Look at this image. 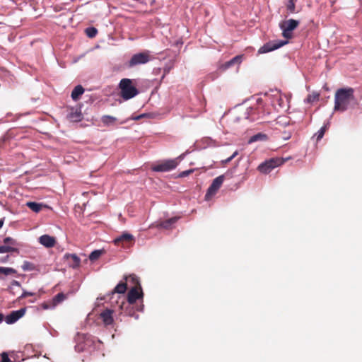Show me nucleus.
<instances>
[{"label": "nucleus", "instance_id": "1", "mask_svg": "<svg viewBox=\"0 0 362 362\" xmlns=\"http://www.w3.org/2000/svg\"><path fill=\"white\" fill-rule=\"evenodd\" d=\"M358 105L354 96V89L352 88H339L334 95V111L344 112L350 108H354Z\"/></svg>", "mask_w": 362, "mask_h": 362}, {"label": "nucleus", "instance_id": "2", "mask_svg": "<svg viewBox=\"0 0 362 362\" xmlns=\"http://www.w3.org/2000/svg\"><path fill=\"white\" fill-rule=\"evenodd\" d=\"M247 112L248 115L247 117L251 120L262 119L264 122H266L267 116L270 114L264 107L262 98H257L256 104L247 108Z\"/></svg>", "mask_w": 362, "mask_h": 362}, {"label": "nucleus", "instance_id": "3", "mask_svg": "<svg viewBox=\"0 0 362 362\" xmlns=\"http://www.w3.org/2000/svg\"><path fill=\"white\" fill-rule=\"evenodd\" d=\"M119 87L121 90V96L124 100L131 99L139 93L136 88L132 85V81L129 78L122 79Z\"/></svg>", "mask_w": 362, "mask_h": 362}, {"label": "nucleus", "instance_id": "4", "mask_svg": "<svg viewBox=\"0 0 362 362\" xmlns=\"http://www.w3.org/2000/svg\"><path fill=\"white\" fill-rule=\"evenodd\" d=\"M288 159L280 158H272L262 163L257 168V170L264 174L269 173L274 168L281 165Z\"/></svg>", "mask_w": 362, "mask_h": 362}, {"label": "nucleus", "instance_id": "5", "mask_svg": "<svg viewBox=\"0 0 362 362\" xmlns=\"http://www.w3.org/2000/svg\"><path fill=\"white\" fill-rule=\"evenodd\" d=\"M153 57L150 55L148 51L139 52L134 54L128 62L129 67H133L140 64H144L151 61Z\"/></svg>", "mask_w": 362, "mask_h": 362}, {"label": "nucleus", "instance_id": "6", "mask_svg": "<svg viewBox=\"0 0 362 362\" xmlns=\"http://www.w3.org/2000/svg\"><path fill=\"white\" fill-rule=\"evenodd\" d=\"M224 179H225V175H220V176L216 177L213 180L212 183L208 188L207 192L205 194L206 200H209L213 196H214L216 194L218 190L221 187V185L224 181Z\"/></svg>", "mask_w": 362, "mask_h": 362}, {"label": "nucleus", "instance_id": "7", "mask_svg": "<svg viewBox=\"0 0 362 362\" xmlns=\"http://www.w3.org/2000/svg\"><path fill=\"white\" fill-rule=\"evenodd\" d=\"M177 164L178 163L175 159L166 160L153 165L151 169L155 172H168L175 169Z\"/></svg>", "mask_w": 362, "mask_h": 362}, {"label": "nucleus", "instance_id": "8", "mask_svg": "<svg viewBox=\"0 0 362 362\" xmlns=\"http://www.w3.org/2000/svg\"><path fill=\"white\" fill-rule=\"evenodd\" d=\"M114 243L117 246H122L123 247H129L134 245V238L132 235L124 233L119 237L115 239Z\"/></svg>", "mask_w": 362, "mask_h": 362}, {"label": "nucleus", "instance_id": "9", "mask_svg": "<svg viewBox=\"0 0 362 362\" xmlns=\"http://www.w3.org/2000/svg\"><path fill=\"white\" fill-rule=\"evenodd\" d=\"M286 43H287V41H282V40L278 41V42L270 41V42L264 44L262 47H261L258 50V53L264 54V53H267L269 52L274 51V50L284 46Z\"/></svg>", "mask_w": 362, "mask_h": 362}, {"label": "nucleus", "instance_id": "10", "mask_svg": "<svg viewBox=\"0 0 362 362\" xmlns=\"http://www.w3.org/2000/svg\"><path fill=\"white\" fill-rule=\"evenodd\" d=\"M144 293L142 292V288H131L130 291L127 294V301L128 304L130 305H134L136 300L139 298H142Z\"/></svg>", "mask_w": 362, "mask_h": 362}, {"label": "nucleus", "instance_id": "11", "mask_svg": "<svg viewBox=\"0 0 362 362\" xmlns=\"http://www.w3.org/2000/svg\"><path fill=\"white\" fill-rule=\"evenodd\" d=\"M25 308H21L18 310L12 311L6 317L5 321L7 324H13L22 317L25 313Z\"/></svg>", "mask_w": 362, "mask_h": 362}, {"label": "nucleus", "instance_id": "12", "mask_svg": "<svg viewBox=\"0 0 362 362\" xmlns=\"http://www.w3.org/2000/svg\"><path fill=\"white\" fill-rule=\"evenodd\" d=\"M67 118L74 122H80L83 119L81 107H71L69 109Z\"/></svg>", "mask_w": 362, "mask_h": 362}, {"label": "nucleus", "instance_id": "13", "mask_svg": "<svg viewBox=\"0 0 362 362\" xmlns=\"http://www.w3.org/2000/svg\"><path fill=\"white\" fill-rule=\"evenodd\" d=\"M64 258L67 261V264L70 267L73 269L79 267L81 259L76 254L66 253L64 255Z\"/></svg>", "mask_w": 362, "mask_h": 362}, {"label": "nucleus", "instance_id": "14", "mask_svg": "<svg viewBox=\"0 0 362 362\" xmlns=\"http://www.w3.org/2000/svg\"><path fill=\"white\" fill-rule=\"evenodd\" d=\"M39 243L47 248L53 247L57 241L54 237L49 235H42L39 238Z\"/></svg>", "mask_w": 362, "mask_h": 362}, {"label": "nucleus", "instance_id": "15", "mask_svg": "<svg viewBox=\"0 0 362 362\" xmlns=\"http://www.w3.org/2000/svg\"><path fill=\"white\" fill-rule=\"evenodd\" d=\"M113 311L110 309H105L100 314V318L103 320L105 326L110 325L113 323Z\"/></svg>", "mask_w": 362, "mask_h": 362}, {"label": "nucleus", "instance_id": "16", "mask_svg": "<svg viewBox=\"0 0 362 362\" xmlns=\"http://www.w3.org/2000/svg\"><path fill=\"white\" fill-rule=\"evenodd\" d=\"M124 279V281L127 282V285L129 284L131 288H141L139 278L135 274L126 276Z\"/></svg>", "mask_w": 362, "mask_h": 362}, {"label": "nucleus", "instance_id": "17", "mask_svg": "<svg viewBox=\"0 0 362 362\" xmlns=\"http://www.w3.org/2000/svg\"><path fill=\"white\" fill-rule=\"evenodd\" d=\"M241 59H242V57L240 55H238V56L233 57L232 59L229 60L228 62H226V63L222 64L221 66V69L223 71H225L235 64H240L241 63Z\"/></svg>", "mask_w": 362, "mask_h": 362}, {"label": "nucleus", "instance_id": "18", "mask_svg": "<svg viewBox=\"0 0 362 362\" xmlns=\"http://www.w3.org/2000/svg\"><path fill=\"white\" fill-rule=\"evenodd\" d=\"M298 25L299 22L294 19L287 20L281 24V25L286 28L287 30H291V32L295 30L298 26Z\"/></svg>", "mask_w": 362, "mask_h": 362}, {"label": "nucleus", "instance_id": "19", "mask_svg": "<svg viewBox=\"0 0 362 362\" xmlns=\"http://www.w3.org/2000/svg\"><path fill=\"white\" fill-rule=\"evenodd\" d=\"M84 88L81 85L76 86L71 92V98L76 101L83 94Z\"/></svg>", "mask_w": 362, "mask_h": 362}, {"label": "nucleus", "instance_id": "20", "mask_svg": "<svg viewBox=\"0 0 362 362\" xmlns=\"http://www.w3.org/2000/svg\"><path fill=\"white\" fill-rule=\"evenodd\" d=\"M67 295L64 293H59L52 300V307H56L58 304L66 299Z\"/></svg>", "mask_w": 362, "mask_h": 362}, {"label": "nucleus", "instance_id": "21", "mask_svg": "<svg viewBox=\"0 0 362 362\" xmlns=\"http://www.w3.org/2000/svg\"><path fill=\"white\" fill-rule=\"evenodd\" d=\"M117 120V119L116 117L110 115H103L101 117V122L103 123L105 126L114 125L116 123Z\"/></svg>", "mask_w": 362, "mask_h": 362}, {"label": "nucleus", "instance_id": "22", "mask_svg": "<svg viewBox=\"0 0 362 362\" xmlns=\"http://www.w3.org/2000/svg\"><path fill=\"white\" fill-rule=\"evenodd\" d=\"M177 221V217H173V218H169L168 220H165L164 221H162L160 223V226L163 228H165V229H169L172 227V226L176 223V221Z\"/></svg>", "mask_w": 362, "mask_h": 362}, {"label": "nucleus", "instance_id": "23", "mask_svg": "<svg viewBox=\"0 0 362 362\" xmlns=\"http://www.w3.org/2000/svg\"><path fill=\"white\" fill-rule=\"evenodd\" d=\"M329 128V123L325 124L320 130L314 135L316 137V141H319L325 135Z\"/></svg>", "mask_w": 362, "mask_h": 362}, {"label": "nucleus", "instance_id": "24", "mask_svg": "<svg viewBox=\"0 0 362 362\" xmlns=\"http://www.w3.org/2000/svg\"><path fill=\"white\" fill-rule=\"evenodd\" d=\"M127 288V282L121 281L116 286V287L115 288V289L113 291V293L123 294L126 292Z\"/></svg>", "mask_w": 362, "mask_h": 362}, {"label": "nucleus", "instance_id": "25", "mask_svg": "<svg viewBox=\"0 0 362 362\" xmlns=\"http://www.w3.org/2000/svg\"><path fill=\"white\" fill-rule=\"evenodd\" d=\"M26 205L29 209H30L34 212H39L42 209L43 205L42 204H38L36 202H27Z\"/></svg>", "mask_w": 362, "mask_h": 362}, {"label": "nucleus", "instance_id": "26", "mask_svg": "<svg viewBox=\"0 0 362 362\" xmlns=\"http://www.w3.org/2000/svg\"><path fill=\"white\" fill-rule=\"evenodd\" d=\"M267 139V136L265 134L258 133L250 137L249 142L252 143L257 141H265Z\"/></svg>", "mask_w": 362, "mask_h": 362}, {"label": "nucleus", "instance_id": "27", "mask_svg": "<svg viewBox=\"0 0 362 362\" xmlns=\"http://www.w3.org/2000/svg\"><path fill=\"white\" fill-rule=\"evenodd\" d=\"M21 268L25 272H26V271L31 272V271H34L36 269L35 265L33 263L28 262V261L23 262V264L21 266Z\"/></svg>", "mask_w": 362, "mask_h": 362}, {"label": "nucleus", "instance_id": "28", "mask_svg": "<svg viewBox=\"0 0 362 362\" xmlns=\"http://www.w3.org/2000/svg\"><path fill=\"white\" fill-rule=\"evenodd\" d=\"M274 99L272 100V105L276 106V105H278L279 107H282L284 105V100L281 98V95L277 93L276 94L273 95Z\"/></svg>", "mask_w": 362, "mask_h": 362}, {"label": "nucleus", "instance_id": "29", "mask_svg": "<svg viewBox=\"0 0 362 362\" xmlns=\"http://www.w3.org/2000/svg\"><path fill=\"white\" fill-rule=\"evenodd\" d=\"M320 98V93H317V92H313L312 93L309 94L306 99H305V101L308 103H313V102L315 101H317Z\"/></svg>", "mask_w": 362, "mask_h": 362}, {"label": "nucleus", "instance_id": "30", "mask_svg": "<svg viewBox=\"0 0 362 362\" xmlns=\"http://www.w3.org/2000/svg\"><path fill=\"white\" fill-rule=\"evenodd\" d=\"M103 253V250H95L94 251H93L90 255H89V259L92 262H94L97 259H98L100 256L102 255V254Z\"/></svg>", "mask_w": 362, "mask_h": 362}, {"label": "nucleus", "instance_id": "31", "mask_svg": "<svg viewBox=\"0 0 362 362\" xmlns=\"http://www.w3.org/2000/svg\"><path fill=\"white\" fill-rule=\"evenodd\" d=\"M134 307V305H130L129 304H128V306L126 308L125 313H127V315L134 317L135 318L137 319L139 317V315H136Z\"/></svg>", "mask_w": 362, "mask_h": 362}, {"label": "nucleus", "instance_id": "32", "mask_svg": "<svg viewBox=\"0 0 362 362\" xmlns=\"http://www.w3.org/2000/svg\"><path fill=\"white\" fill-rule=\"evenodd\" d=\"M16 271L11 267H0V274H4L5 275H9L16 274Z\"/></svg>", "mask_w": 362, "mask_h": 362}, {"label": "nucleus", "instance_id": "33", "mask_svg": "<svg viewBox=\"0 0 362 362\" xmlns=\"http://www.w3.org/2000/svg\"><path fill=\"white\" fill-rule=\"evenodd\" d=\"M286 8L291 13H296V5L294 0H288L286 4Z\"/></svg>", "mask_w": 362, "mask_h": 362}, {"label": "nucleus", "instance_id": "34", "mask_svg": "<svg viewBox=\"0 0 362 362\" xmlns=\"http://www.w3.org/2000/svg\"><path fill=\"white\" fill-rule=\"evenodd\" d=\"M16 251V248L10 245H1L0 246V253H6Z\"/></svg>", "mask_w": 362, "mask_h": 362}, {"label": "nucleus", "instance_id": "35", "mask_svg": "<svg viewBox=\"0 0 362 362\" xmlns=\"http://www.w3.org/2000/svg\"><path fill=\"white\" fill-rule=\"evenodd\" d=\"M98 33V30L93 27L86 29V33L89 37H94Z\"/></svg>", "mask_w": 362, "mask_h": 362}, {"label": "nucleus", "instance_id": "36", "mask_svg": "<svg viewBox=\"0 0 362 362\" xmlns=\"http://www.w3.org/2000/svg\"><path fill=\"white\" fill-rule=\"evenodd\" d=\"M281 28L283 30L282 35L286 39H291L292 37V32L291 30H287L286 28L281 25Z\"/></svg>", "mask_w": 362, "mask_h": 362}, {"label": "nucleus", "instance_id": "37", "mask_svg": "<svg viewBox=\"0 0 362 362\" xmlns=\"http://www.w3.org/2000/svg\"><path fill=\"white\" fill-rule=\"evenodd\" d=\"M14 286H17V287L21 288V284H20V282H19V281H16V280H13V281H12V282H11V286H10V292H11L13 295H14V294H15L14 291H13V287H14Z\"/></svg>", "mask_w": 362, "mask_h": 362}, {"label": "nucleus", "instance_id": "38", "mask_svg": "<svg viewBox=\"0 0 362 362\" xmlns=\"http://www.w3.org/2000/svg\"><path fill=\"white\" fill-rule=\"evenodd\" d=\"M4 243L6 245H10V246L13 245L16 243L15 240L12 238H10V237H7V238H4Z\"/></svg>", "mask_w": 362, "mask_h": 362}, {"label": "nucleus", "instance_id": "39", "mask_svg": "<svg viewBox=\"0 0 362 362\" xmlns=\"http://www.w3.org/2000/svg\"><path fill=\"white\" fill-rule=\"evenodd\" d=\"M41 307L44 310L49 309V308H54V307H52V303H51V300L49 302H44L41 304Z\"/></svg>", "mask_w": 362, "mask_h": 362}, {"label": "nucleus", "instance_id": "40", "mask_svg": "<svg viewBox=\"0 0 362 362\" xmlns=\"http://www.w3.org/2000/svg\"><path fill=\"white\" fill-rule=\"evenodd\" d=\"M35 295V293H32V292H28V291H24L23 292V293L21 294V296H20L18 297V299H23V298H25L28 296H33Z\"/></svg>", "mask_w": 362, "mask_h": 362}, {"label": "nucleus", "instance_id": "41", "mask_svg": "<svg viewBox=\"0 0 362 362\" xmlns=\"http://www.w3.org/2000/svg\"><path fill=\"white\" fill-rule=\"evenodd\" d=\"M193 172H194L193 169H190V170L182 171V173H180L179 177H184L188 176L189 175H190Z\"/></svg>", "mask_w": 362, "mask_h": 362}, {"label": "nucleus", "instance_id": "42", "mask_svg": "<svg viewBox=\"0 0 362 362\" xmlns=\"http://www.w3.org/2000/svg\"><path fill=\"white\" fill-rule=\"evenodd\" d=\"M1 362H11L8 354L5 352L1 354Z\"/></svg>", "mask_w": 362, "mask_h": 362}, {"label": "nucleus", "instance_id": "43", "mask_svg": "<svg viewBox=\"0 0 362 362\" xmlns=\"http://www.w3.org/2000/svg\"><path fill=\"white\" fill-rule=\"evenodd\" d=\"M238 155V151H235L232 156L224 160L223 162L225 163H228L230 162L236 156Z\"/></svg>", "mask_w": 362, "mask_h": 362}, {"label": "nucleus", "instance_id": "44", "mask_svg": "<svg viewBox=\"0 0 362 362\" xmlns=\"http://www.w3.org/2000/svg\"><path fill=\"white\" fill-rule=\"evenodd\" d=\"M168 71H169V70H168V69H165V71H164V72H165V73H164V74L163 75V76H162V78H161V79H163V78H164V77H165V74H166L167 73H168Z\"/></svg>", "mask_w": 362, "mask_h": 362}, {"label": "nucleus", "instance_id": "45", "mask_svg": "<svg viewBox=\"0 0 362 362\" xmlns=\"http://www.w3.org/2000/svg\"><path fill=\"white\" fill-rule=\"evenodd\" d=\"M4 225V219H0V229L2 228Z\"/></svg>", "mask_w": 362, "mask_h": 362}, {"label": "nucleus", "instance_id": "46", "mask_svg": "<svg viewBox=\"0 0 362 362\" xmlns=\"http://www.w3.org/2000/svg\"><path fill=\"white\" fill-rule=\"evenodd\" d=\"M4 316L2 313H0V322L3 321Z\"/></svg>", "mask_w": 362, "mask_h": 362}, {"label": "nucleus", "instance_id": "47", "mask_svg": "<svg viewBox=\"0 0 362 362\" xmlns=\"http://www.w3.org/2000/svg\"><path fill=\"white\" fill-rule=\"evenodd\" d=\"M142 310V308H141L139 309V308L136 309L137 311H139V310Z\"/></svg>", "mask_w": 362, "mask_h": 362}, {"label": "nucleus", "instance_id": "48", "mask_svg": "<svg viewBox=\"0 0 362 362\" xmlns=\"http://www.w3.org/2000/svg\"><path fill=\"white\" fill-rule=\"evenodd\" d=\"M144 116L143 115H140L139 117H138L137 118H140V117H143Z\"/></svg>", "mask_w": 362, "mask_h": 362}]
</instances>
